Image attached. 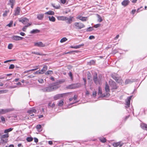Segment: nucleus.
Listing matches in <instances>:
<instances>
[{
    "instance_id": "3c124183",
    "label": "nucleus",
    "mask_w": 147,
    "mask_h": 147,
    "mask_svg": "<svg viewBox=\"0 0 147 147\" xmlns=\"http://www.w3.org/2000/svg\"><path fill=\"white\" fill-rule=\"evenodd\" d=\"M102 94V90L99 87L98 88V94Z\"/></svg>"
},
{
    "instance_id": "49530a36",
    "label": "nucleus",
    "mask_w": 147,
    "mask_h": 147,
    "mask_svg": "<svg viewBox=\"0 0 147 147\" xmlns=\"http://www.w3.org/2000/svg\"><path fill=\"white\" fill-rule=\"evenodd\" d=\"M13 23V21H11L10 23L7 25V26H8L9 27H11V26L12 25Z\"/></svg>"
},
{
    "instance_id": "ea45409f",
    "label": "nucleus",
    "mask_w": 147,
    "mask_h": 147,
    "mask_svg": "<svg viewBox=\"0 0 147 147\" xmlns=\"http://www.w3.org/2000/svg\"><path fill=\"white\" fill-rule=\"evenodd\" d=\"M26 140L28 142H30L33 140V138L32 137H28L26 138Z\"/></svg>"
},
{
    "instance_id": "f03ea898",
    "label": "nucleus",
    "mask_w": 147,
    "mask_h": 147,
    "mask_svg": "<svg viewBox=\"0 0 147 147\" xmlns=\"http://www.w3.org/2000/svg\"><path fill=\"white\" fill-rule=\"evenodd\" d=\"M74 27L76 29H80L85 26L84 24L80 22H75L74 25Z\"/></svg>"
},
{
    "instance_id": "338daca9",
    "label": "nucleus",
    "mask_w": 147,
    "mask_h": 147,
    "mask_svg": "<svg viewBox=\"0 0 147 147\" xmlns=\"http://www.w3.org/2000/svg\"><path fill=\"white\" fill-rule=\"evenodd\" d=\"M34 142H35L36 143H37L38 142V140L36 138H34Z\"/></svg>"
},
{
    "instance_id": "c03bdc74",
    "label": "nucleus",
    "mask_w": 147,
    "mask_h": 147,
    "mask_svg": "<svg viewBox=\"0 0 147 147\" xmlns=\"http://www.w3.org/2000/svg\"><path fill=\"white\" fill-rule=\"evenodd\" d=\"M9 12V10H5L3 15V17H5L7 16L8 13Z\"/></svg>"
},
{
    "instance_id": "e2e57ef3",
    "label": "nucleus",
    "mask_w": 147,
    "mask_h": 147,
    "mask_svg": "<svg viewBox=\"0 0 147 147\" xmlns=\"http://www.w3.org/2000/svg\"><path fill=\"white\" fill-rule=\"evenodd\" d=\"M60 1L61 3L63 4H64L65 3L66 0H60Z\"/></svg>"
},
{
    "instance_id": "473e14b6",
    "label": "nucleus",
    "mask_w": 147,
    "mask_h": 147,
    "mask_svg": "<svg viewBox=\"0 0 147 147\" xmlns=\"http://www.w3.org/2000/svg\"><path fill=\"white\" fill-rule=\"evenodd\" d=\"M99 140L102 143H105L106 142V140L105 138H99Z\"/></svg>"
},
{
    "instance_id": "4be33fe9",
    "label": "nucleus",
    "mask_w": 147,
    "mask_h": 147,
    "mask_svg": "<svg viewBox=\"0 0 147 147\" xmlns=\"http://www.w3.org/2000/svg\"><path fill=\"white\" fill-rule=\"evenodd\" d=\"M134 81V80H131L129 79H126L125 81V84H130L132 83Z\"/></svg>"
},
{
    "instance_id": "864d4df0",
    "label": "nucleus",
    "mask_w": 147,
    "mask_h": 147,
    "mask_svg": "<svg viewBox=\"0 0 147 147\" xmlns=\"http://www.w3.org/2000/svg\"><path fill=\"white\" fill-rule=\"evenodd\" d=\"M38 81L40 83H42L44 81L42 79H39L38 80Z\"/></svg>"
},
{
    "instance_id": "39448f33",
    "label": "nucleus",
    "mask_w": 147,
    "mask_h": 147,
    "mask_svg": "<svg viewBox=\"0 0 147 147\" xmlns=\"http://www.w3.org/2000/svg\"><path fill=\"white\" fill-rule=\"evenodd\" d=\"M12 111L10 109H0V114H3Z\"/></svg>"
},
{
    "instance_id": "052dcab7",
    "label": "nucleus",
    "mask_w": 147,
    "mask_h": 147,
    "mask_svg": "<svg viewBox=\"0 0 147 147\" xmlns=\"http://www.w3.org/2000/svg\"><path fill=\"white\" fill-rule=\"evenodd\" d=\"M83 80L84 82V85L85 88H86V79H85V78H83Z\"/></svg>"
},
{
    "instance_id": "a19ab883",
    "label": "nucleus",
    "mask_w": 147,
    "mask_h": 147,
    "mask_svg": "<svg viewBox=\"0 0 147 147\" xmlns=\"http://www.w3.org/2000/svg\"><path fill=\"white\" fill-rule=\"evenodd\" d=\"M57 18L58 20L64 21V16H58L57 17Z\"/></svg>"
},
{
    "instance_id": "0e129e2a",
    "label": "nucleus",
    "mask_w": 147,
    "mask_h": 147,
    "mask_svg": "<svg viewBox=\"0 0 147 147\" xmlns=\"http://www.w3.org/2000/svg\"><path fill=\"white\" fill-rule=\"evenodd\" d=\"M77 96L76 95H74V98H73V99H74V100H75L77 99Z\"/></svg>"
},
{
    "instance_id": "9d476101",
    "label": "nucleus",
    "mask_w": 147,
    "mask_h": 147,
    "mask_svg": "<svg viewBox=\"0 0 147 147\" xmlns=\"http://www.w3.org/2000/svg\"><path fill=\"white\" fill-rule=\"evenodd\" d=\"M15 3V0H9L8 5H10L11 8L13 9Z\"/></svg>"
},
{
    "instance_id": "bf43d9fd",
    "label": "nucleus",
    "mask_w": 147,
    "mask_h": 147,
    "mask_svg": "<svg viewBox=\"0 0 147 147\" xmlns=\"http://www.w3.org/2000/svg\"><path fill=\"white\" fill-rule=\"evenodd\" d=\"M88 79V80H90V78L91 77V74L90 73L87 74Z\"/></svg>"
},
{
    "instance_id": "b1692460",
    "label": "nucleus",
    "mask_w": 147,
    "mask_h": 147,
    "mask_svg": "<svg viewBox=\"0 0 147 147\" xmlns=\"http://www.w3.org/2000/svg\"><path fill=\"white\" fill-rule=\"evenodd\" d=\"M31 23H28L27 25L24 26L22 28V30L24 32H26L27 28L29 26L31 25Z\"/></svg>"
},
{
    "instance_id": "603ef678",
    "label": "nucleus",
    "mask_w": 147,
    "mask_h": 147,
    "mask_svg": "<svg viewBox=\"0 0 147 147\" xmlns=\"http://www.w3.org/2000/svg\"><path fill=\"white\" fill-rule=\"evenodd\" d=\"M32 54H35L36 55H42V54L40 53L39 52H32Z\"/></svg>"
},
{
    "instance_id": "412c9836",
    "label": "nucleus",
    "mask_w": 147,
    "mask_h": 147,
    "mask_svg": "<svg viewBox=\"0 0 147 147\" xmlns=\"http://www.w3.org/2000/svg\"><path fill=\"white\" fill-rule=\"evenodd\" d=\"M112 78L114 80H115L117 82H118L119 80L117 76V75L115 74H112L111 75Z\"/></svg>"
},
{
    "instance_id": "c85d7f7f",
    "label": "nucleus",
    "mask_w": 147,
    "mask_h": 147,
    "mask_svg": "<svg viewBox=\"0 0 147 147\" xmlns=\"http://www.w3.org/2000/svg\"><path fill=\"white\" fill-rule=\"evenodd\" d=\"M141 126L143 129L147 130V125L144 123H143L141 125Z\"/></svg>"
},
{
    "instance_id": "58836bf2",
    "label": "nucleus",
    "mask_w": 147,
    "mask_h": 147,
    "mask_svg": "<svg viewBox=\"0 0 147 147\" xmlns=\"http://www.w3.org/2000/svg\"><path fill=\"white\" fill-rule=\"evenodd\" d=\"M67 38H66L65 37H64V38H62L61 40H60V42H61V43H62V42H64L65 41H67Z\"/></svg>"
},
{
    "instance_id": "4c0bfd02",
    "label": "nucleus",
    "mask_w": 147,
    "mask_h": 147,
    "mask_svg": "<svg viewBox=\"0 0 147 147\" xmlns=\"http://www.w3.org/2000/svg\"><path fill=\"white\" fill-rule=\"evenodd\" d=\"M52 5L56 9H59L60 8V6L59 5H55V4H52Z\"/></svg>"
},
{
    "instance_id": "0eeeda50",
    "label": "nucleus",
    "mask_w": 147,
    "mask_h": 147,
    "mask_svg": "<svg viewBox=\"0 0 147 147\" xmlns=\"http://www.w3.org/2000/svg\"><path fill=\"white\" fill-rule=\"evenodd\" d=\"M132 97V96H131L127 98V100L126 101V105H127V107L126 106V107L128 108L129 107L130 104V100Z\"/></svg>"
},
{
    "instance_id": "774afa93",
    "label": "nucleus",
    "mask_w": 147,
    "mask_h": 147,
    "mask_svg": "<svg viewBox=\"0 0 147 147\" xmlns=\"http://www.w3.org/2000/svg\"><path fill=\"white\" fill-rule=\"evenodd\" d=\"M20 34L21 35V36H24L25 35V34L23 32H21L20 33Z\"/></svg>"
},
{
    "instance_id": "7ed1b4c3",
    "label": "nucleus",
    "mask_w": 147,
    "mask_h": 147,
    "mask_svg": "<svg viewBox=\"0 0 147 147\" xmlns=\"http://www.w3.org/2000/svg\"><path fill=\"white\" fill-rule=\"evenodd\" d=\"M18 21L24 24H27L28 23L29 20L26 18L22 17L18 19Z\"/></svg>"
},
{
    "instance_id": "6ab92c4d",
    "label": "nucleus",
    "mask_w": 147,
    "mask_h": 147,
    "mask_svg": "<svg viewBox=\"0 0 147 147\" xmlns=\"http://www.w3.org/2000/svg\"><path fill=\"white\" fill-rule=\"evenodd\" d=\"M42 90L44 92H50L51 91L50 86L45 88L42 89Z\"/></svg>"
},
{
    "instance_id": "4468645a",
    "label": "nucleus",
    "mask_w": 147,
    "mask_h": 147,
    "mask_svg": "<svg viewBox=\"0 0 147 147\" xmlns=\"http://www.w3.org/2000/svg\"><path fill=\"white\" fill-rule=\"evenodd\" d=\"M23 38L18 36H13L12 39L15 40H22Z\"/></svg>"
},
{
    "instance_id": "a18cd8bd",
    "label": "nucleus",
    "mask_w": 147,
    "mask_h": 147,
    "mask_svg": "<svg viewBox=\"0 0 147 147\" xmlns=\"http://www.w3.org/2000/svg\"><path fill=\"white\" fill-rule=\"evenodd\" d=\"M65 81V80L64 79H62L59 80V82H57L58 84H61Z\"/></svg>"
},
{
    "instance_id": "2eb2a0df",
    "label": "nucleus",
    "mask_w": 147,
    "mask_h": 147,
    "mask_svg": "<svg viewBox=\"0 0 147 147\" xmlns=\"http://www.w3.org/2000/svg\"><path fill=\"white\" fill-rule=\"evenodd\" d=\"M47 68L48 67L47 66L45 65L43 66V69L40 71V74H43L45 71L47 70Z\"/></svg>"
},
{
    "instance_id": "f704fd0d",
    "label": "nucleus",
    "mask_w": 147,
    "mask_h": 147,
    "mask_svg": "<svg viewBox=\"0 0 147 147\" xmlns=\"http://www.w3.org/2000/svg\"><path fill=\"white\" fill-rule=\"evenodd\" d=\"M9 137V135L8 134H4L1 137H0V138L2 139V138H7Z\"/></svg>"
},
{
    "instance_id": "a878e982",
    "label": "nucleus",
    "mask_w": 147,
    "mask_h": 147,
    "mask_svg": "<svg viewBox=\"0 0 147 147\" xmlns=\"http://www.w3.org/2000/svg\"><path fill=\"white\" fill-rule=\"evenodd\" d=\"M44 16L43 14H38L37 16V18L38 20H42L44 17Z\"/></svg>"
},
{
    "instance_id": "e433bc0d",
    "label": "nucleus",
    "mask_w": 147,
    "mask_h": 147,
    "mask_svg": "<svg viewBox=\"0 0 147 147\" xmlns=\"http://www.w3.org/2000/svg\"><path fill=\"white\" fill-rule=\"evenodd\" d=\"M13 129V128H9V129H6L4 131V133H7L8 132H10L11 131H12Z\"/></svg>"
},
{
    "instance_id": "de8ad7c7",
    "label": "nucleus",
    "mask_w": 147,
    "mask_h": 147,
    "mask_svg": "<svg viewBox=\"0 0 147 147\" xmlns=\"http://www.w3.org/2000/svg\"><path fill=\"white\" fill-rule=\"evenodd\" d=\"M77 51L76 50L75 51H71L69 52H67V53L68 54L71 53H77Z\"/></svg>"
},
{
    "instance_id": "423d86ee",
    "label": "nucleus",
    "mask_w": 147,
    "mask_h": 147,
    "mask_svg": "<svg viewBox=\"0 0 147 147\" xmlns=\"http://www.w3.org/2000/svg\"><path fill=\"white\" fill-rule=\"evenodd\" d=\"M34 46L38 47H43L45 46V45L42 42L40 41L34 42Z\"/></svg>"
},
{
    "instance_id": "cd10ccee",
    "label": "nucleus",
    "mask_w": 147,
    "mask_h": 147,
    "mask_svg": "<svg viewBox=\"0 0 147 147\" xmlns=\"http://www.w3.org/2000/svg\"><path fill=\"white\" fill-rule=\"evenodd\" d=\"M45 15H54L55 14L54 12L52 11H49L45 13Z\"/></svg>"
},
{
    "instance_id": "a211bd4d",
    "label": "nucleus",
    "mask_w": 147,
    "mask_h": 147,
    "mask_svg": "<svg viewBox=\"0 0 147 147\" xmlns=\"http://www.w3.org/2000/svg\"><path fill=\"white\" fill-rule=\"evenodd\" d=\"M84 46L83 44L75 46H71L70 47L71 48H74L75 49H78L80 48L81 47H83Z\"/></svg>"
},
{
    "instance_id": "6e6552de",
    "label": "nucleus",
    "mask_w": 147,
    "mask_h": 147,
    "mask_svg": "<svg viewBox=\"0 0 147 147\" xmlns=\"http://www.w3.org/2000/svg\"><path fill=\"white\" fill-rule=\"evenodd\" d=\"M65 94H59L55 96L54 97V99L55 100H57L60 98L61 97H62L63 95Z\"/></svg>"
},
{
    "instance_id": "f3484780",
    "label": "nucleus",
    "mask_w": 147,
    "mask_h": 147,
    "mask_svg": "<svg viewBox=\"0 0 147 147\" xmlns=\"http://www.w3.org/2000/svg\"><path fill=\"white\" fill-rule=\"evenodd\" d=\"M51 88V91L56 90L59 88V86L57 85H55L50 86Z\"/></svg>"
},
{
    "instance_id": "c9c22d12",
    "label": "nucleus",
    "mask_w": 147,
    "mask_h": 147,
    "mask_svg": "<svg viewBox=\"0 0 147 147\" xmlns=\"http://www.w3.org/2000/svg\"><path fill=\"white\" fill-rule=\"evenodd\" d=\"M97 15L98 18V21L99 22H101L102 21V17L98 14H97Z\"/></svg>"
},
{
    "instance_id": "f257e3e1",
    "label": "nucleus",
    "mask_w": 147,
    "mask_h": 147,
    "mask_svg": "<svg viewBox=\"0 0 147 147\" xmlns=\"http://www.w3.org/2000/svg\"><path fill=\"white\" fill-rule=\"evenodd\" d=\"M102 79L101 75H99L98 77L96 73L95 74L93 77V80L96 84H100Z\"/></svg>"
},
{
    "instance_id": "09e8293b",
    "label": "nucleus",
    "mask_w": 147,
    "mask_h": 147,
    "mask_svg": "<svg viewBox=\"0 0 147 147\" xmlns=\"http://www.w3.org/2000/svg\"><path fill=\"white\" fill-rule=\"evenodd\" d=\"M13 47V45L12 44H9L8 46V48L9 49H11Z\"/></svg>"
},
{
    "instance_id": "69168bd1",
    "label": "nucleus",
    "mask_w": 147,
    "mask_h": 147,
    "mask_svg": "<svg viewBox=\"0 0 147 147\" xmlns=\"http://www.w3.org/2000/svg\"><path fill=\"white\" fill-rule=\"evenodd\" d=\"M94 37L93 36H90L89 37V38L90 39H94Z\"/></svg>"
},
{
    "instance_id": "9b49d317",
    "label": "nucleus",
    "mask_w": 147,
    "mask_h": 147,
    "mask_svg": "<svg viewBox=\"0 0 147 147\" xmlns=\"http://www.w3.org/2000/svg\"><path fill=\"white\" fill-rule=\"evenodd\" d=\"M123 144V143H121V142H117L114 143L113 145V146L115 147H117L119 146V147H121L122 146Z\"/></svg>"
},
{
    "instance_id": "7c9ffc66",
    "label": "nucleus",
    "mask_w": 147,
    "mask_h": 147,
    "mask_svg": "<svg viewBox=\"0 0 147 147\" xmlns=\"http://www.w3.org/2000/svg\"><path fill=\"white\" fill-rule=\"evenodd\" d=\"M73 17H70L69 18L68 20H67V21L66 22V23L68 24H70L72 22V19L73 18Z\"/></svg>"
},
{
    "instance_id": "79ce46f5",
    "label": "nucleus",
    "mask_w": 147,
    "mask_h": 147,
    "mask_svg": "<svg viewBox=\"0 0 147 147\" xmlns=\"http://www.w3.org/2000/svg\"><path fill=\"white\" fill-rule=\"evenodd\" d=\"M8 92V90H0V94H3L4 93H6L7 92Z\"/></svg>"
},
{
    "instance_id": "37998d69",
    "label": "nucleus",
    "mask_w": 147,
    "mask_h": 147,
    "mask_svg": "<svg viewBox=\"0 0 147 147\" xmlns=\"http://www.w3.org/2000/svg\"><path fill=\"white\" fill-rule=\"evenodd\" d=\"M53 74V71L51 70H49L47 71L46 73L45 74L46 75L52 74Z\"/></svg>"
},
{
    "instance_id": "13d9d810",
    "label": "nucleus",
    "mask_w": 147,
    "mask_h": 147,
    "mask_svg": "<svg viewBox=\"0 0 147 147\" xmlns=\"http://www.w3.org/2000/svg\"><path fill=\"white\" fill-rule=\"evenodd\" d=\"M97 94V92L96 91H94L92 93V96L95 97L96 95V94Z\"/></svg>"
},
{
    "instance_id": "dca6fc26",
    "label": "nucleus",
    "mask_w": 147,
    "mask_h": 147,
    "mask_svg": "<svg viewBox=\"0 0 147 147\" xmlns=\"http://www.w3.org/2000/svg\"><path fill=\"white\" fill-rule=\"evenodd\" d=\"M20 8L19 7H17L15 11L14 15L16 16L20 14Z\"/></svg>"
},
{
    "instance_id": "aec40b11",
    "label": "nucleus",
    "mask_w": 147,
    "mask_h": 147,
    "mask_svg": "<svg viewBox=\"0 0 147 147\" xmlns=\"http://www.w3.org/2000/svg\"><path fill=\"white\" fill-rule=\"evenodd\" d=\"M105 91L107 92H109L110 91L109 87L107 82H106L105 83Z\"/></svg>"
},
{
    "instance_id": "ddd939ff",
    "label": "nucleus",
    "mask_w": 147,
    "mask_h": 147,
    "mask_svg": "<svg viewBox=\"0 0 147 147\" xmlns=\"http://www.w3.org/2000/svg\"><path fill=\"white\" fill-rule=\"evenodd\" d=\"M37 111L35 109V108L34 107H32L29 110L27 111V113L28 114H32V113H36Z\"/></svg>"
},
{
    "instance_id": "680f3d73",
    "label": "nucleus",
    "mask_w": 147,
    "mask_h": 147,
    "mask_svg": "<svg viewBox=\"0 0 147 147\" xmlns=\"http://www.w3.org/2000/svg\"><path fill=\"white\" fill-rule=\"evenodd\" d=\"M100 24H97L96 25H95L94 26V27L95 28H97L98 27L100 26Z\"/></svg>"
},
{
    "instance_id": "20e7f679",
    "label": "nucleus",
    "mask_w": 147,
    "mask_h": 147,
    "mask_svg": "<svg viewBox=\"0 0 147 147\" xmlns=\"http://www.w3.org/2000/svg\"><path fill=\"white\" fill-rule=\"evenodd\" d=\"M110 85L112 90L116 89L117 88L116 84L114 81L110 82Z\"/></svg>"
},
{
    "instance_id": "6e6d98bb",
    "label": "nucleus",
    "mask_w": 147,
    "mask_h": 147,
    "mask_svg": "<svg viewBox=\"0 0 147 147\" xmlns=\"http://www.w3.org/2000/svg\"><path fill=\"white\" fill-rule=\"evenodd\" d=\"M90 65H93L95 63V61L94 60H92L90 62Z\"/></svg>"
},
{
    "instance_id": "2f4dec72",
    "label": "nucleus",
    "mask_w": 147,
    "mask_h": 147,
    "mask_svg": "<svg viewBox=\"0 0 147 147\" xmlns=\"http://www.w3.org/2000/svg\"><path fill=\"white\" fill-rule=\"evenodd\" d=\"M64 102V100L62 99L61 100H60L58 104V106L59 107H61L63 105Z\"/></svg>"
},
{
    "instance_id": "72a5a7b5",
    "label": "nucleus",
    "mask_w": 147,
    "mask_h": 147,
    "mask_svg": "<svg viewBox=\"0 0 147 147\" xmlns=\"http://www.w3.org/2000/svg\"><path fill=\"white\" fill-rule=\"evenodd\" d=\"M48 106L51 108H54L55 107V105L54 103H52V102H49L48 104Z\"/></svg>"
},
{
    "instance_id": "4d7b16f0",
    "label": "nucleus",
    "mask_w": 147,
    "mask_h": 147,
    "mask_svg": "<svg viewBox=\"0 0 147 147\" xmlns=\"http://www.w3.org/2000/svg\"><path fill=\"white\" fill-rule=\"evenodd\" d=\"M1 119L2 122H4L5 121V119L4 117L2 116L1 117Z\"/></svg>"
},
{
    "instance_id": "5701e85b",
    "label": "nucleus",
    "mask_w": 147,
    "mask_h": 147,
    "mask_svg": "<svg viewBox=\"0 0 147 147\" xmlns=\"http://www.w3.org/2000/svg\"><path fill=\"white\" fill-rule=\"evenodd\" d=\"M40 31L37 29H33L30 31V33L31 34H36V33H39Z\"/></svg>"
},
{
    "instance_id": "393cba45",
    "label": "nucleus",
    "mask_w": 147,
    "mask_h": 147,
    "mask_svg": "<svg viewBox=\"0 0 147 147\" xmlns=\"http://www.w3.org/2000/svg\"><path fill=\"white\" fill-rule=\"evenodd\" d=\"M48 18L49 21L51 22H54L55 21V18L53 16H49L48 17Z\"/></svg>"
},
{
    "instance_id": "1a4fd4ad",
    "label": "nucleus",
    "mask_w": 147,
    "mask_h": 147,
    "mask_svg": "<svg viewBox=\"0 0 147 147\" xmlns=\"http://www.w3.org/2000/svg\"><path fill=\"white\" fill-rule=\"evenodd\" d=\"M130 1L128 0H124L121 2L122 5L124 7H126L129 5Z\"/></svg>"
},
{
    "instance_id": "8fccbe9b",
    "label": "nucleus",
    "mask_w": 147,
    "mask_h": 147,
    "mask_svg": "<svg viewBox=\"0 0 147 147\" xmlns=\"http://www.w3.org/2000/svg\"><path fill=\"white\" fill-rule=\"evenodd\" d=\"M14 67L15 66L14 65L11 64L9 66V69H13Z\"/></svg>"
},
{
    "instance_id": "bb28decb",
    "label": "nucleus",
    "mask_w": 147,
    "mask_h": 147,
    "mask_svg": "<svg viewBox=\"0 0 147 147\" xmlns=\"http://www.w3.org/2000/svg\"><path fill=\"white\" fill-rule=\"evenodd\" d=\"M77 18L79 20H81L83 21H86L87 20V18L85 17H83L82 16H78Z\"/></svg>"
},
{
    "instance_id": "f8f14e48",
    "label": "nucleus",
    "mask_w": 147,
    "mask_h": 147,
    "mask_svg": "<svg viewBox=\"0 0 147 147\" xmlns=\"http://www.w3.org/2000/svg\"><path fill=\"white\" fill-rule=\"evenodd\" d=\"M77 87V85L75 84H71L67 86L66 88L67 89H72L76 88Z\"/></svg>"
},
{
    "instance_id": "c756f323",
    "label": "nucleus",
    "mask_w": 147,
    "mask_h": 147,
    "mask_svg": "<svg viewBox=\"0 0 147 147\" xmlns=\"http://www.w3.org/2000/svg\"><path fill=\"white\" fill-rule=\"evenodd\" d=\"M41 125H36V128L37 130L40 132L42 131V130L41 129Z\"/></svg>"
},
{
    "instance_id": "5fc2aeb1",
    "label": "nucleus",
    "mask_w": 147,
    "mask_h": 147,
    "mask_svg": "<svg viewBox=\"0 0 147 147\" xmlns=\"http://www.w3.org/2000/svg\"><path fill=\"white\" fill-rule=\"evenodd\" d=\"M93 30V29L91 27H90L87 29V31H92Z\"/></svg>"
}]
</instances>
